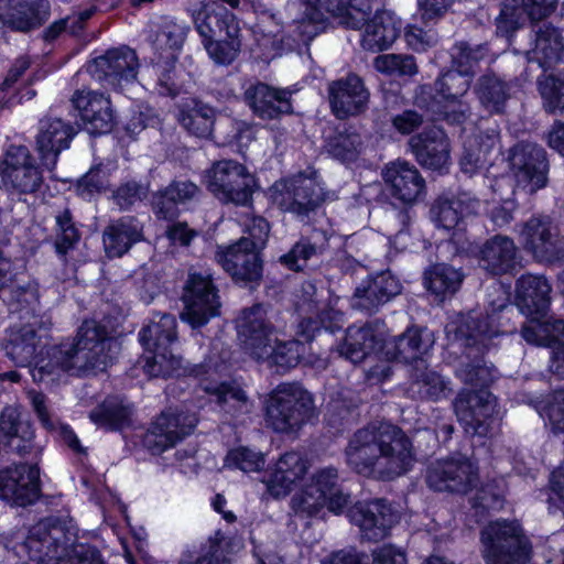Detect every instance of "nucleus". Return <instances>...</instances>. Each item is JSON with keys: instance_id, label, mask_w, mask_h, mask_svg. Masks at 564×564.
Here are the masks:
<instances>
[{"instance_id": "obj_1", "label": "nucleus", "mask_w": 564, "mask_h": 564, "mask_svg": "<svg viewBox=\"0 0 564 564\" xmlns=\"http://www.w3.org/2000/svg\"><path fill=\"white\" fill-rule=\"evenodd\" d=\"M344 455L354 473L380 481L404 476L416 462L412 440L401 427L387 422L358 429L349 437Z\"/></svg>"}, {"instance_id": "obj_2", "label": "nucleus", "mask_w": 564, "mask_h": 564, "mask_svg": "<svg viewBox=\"0 0 564 564\" xmlns=\"http://www.w3.org/2000/svg\"><path fill=\"white\" fill-rule=\"evenodd\" d=\"M118 350L117 340L108 328L96 319H85L72 340L54 345L46 350L33 371L34 379L62 371L74 377H88L102 372L112 362Z\"/></svg>"}, {"instance_id": "obj_3", "label": "nucleus", "mask_w": 564, "mask_h": 564, "mask_svg": "<svg viewBox=\"0 0 564 564\" xmlns=\"http://www.w3.org/2000/svg\"><path fill=\"white\" fill-rule=\"evenodd\" d=\"M454 333V339L468 349V361H463L456 369V377L466 386L487 389L495 379V369L488 366L482 357L473 356L474 349L481 352L488 347L490 339L499 334L492 316L470 312L462 315L457 322L447 326Z\"/></svg>"}, {"instance_id": "obj_4", "label": "nucleus", "mask_w": 564, "mask_h": 564, "mask_svg": "<svg viewBox=\"0 0 564 564\" xmlns=\"http://www.w3.org/2000/svg\"><path fill=\"white\" fill-rule=\"evenodd\" d=\"M481 556L485 564H528L533 546L517 520L490 521L480 530Z\"/></svg>"}, {"instance_id": "obj_5", "label": "nucleus", "mask_w": 564, "mask_h": 564, "mask_svg": "<svg viewBox=\"0 0 564 564\" xmlns=\"http://www.w3.org/2000/svg\"><path fill=\"white\" fill-rule=\"evenodd\" d=\"M176 318L162 314L139 333V339L148 355L143 356V370L150 377H169L181 368V360L171 346L176 340Z\"/></svg>"}, {"instance_id": "obj_6", "label": "nucleus", "mask_w": 564, "mask_h": 564, "mask_svg": "<svg viewBox=\"0 0 564 564\" xmlns=\"http://www.w3.org/2000/svg\"><path fill=\"white\" fill-rule=\"evenodd\" d=\"M76 538L77 529L72 519L47 517L30 529L24 546L31 561L58 564Z\"/></svg>"}, {"instance_id": "obj_7", "label": "nucleus", "mask_w": 564, "mask_h": 564, "mask_svg": "<svg viewBox=\"0 0 564 564\" xmlns=\"http://www.w3.org/2000/svg\"><path fill=\"white\" fill-rule=\"evenodd\" d=\"M314 414L312 395L299 383H281L267 404V421L276 432L300 430Z\"/></svg>"}, {"instance_id": "obj_8", "label": "nucleus", "mask_w": 564, "mask_h": 564, "mask_svg": "<svg viewBox=\"0 0 564 564\" xmlns=\"http://www.w3.org/2000/svg\"><path fill=\"white\" fill-rule=\"evenodd\" d=\"M207 188L220 202L249 206L257 187L254 176L234 160L215 162L207 171Z\"/></svg>"}, {"instance_id": "obj_9", "label": "nucleus", "mask_w": 564, "mask_h": 564, "mask_svg": "<svg viewBox=\"0 0 564 564\" xmlns=\"http://www.w3.org/2000/svg\"><path fill=\"white\" fill-rule=\"evenodd\" d=\"M182 301L184 310L181 313V318L193 328H199L219 315L218 289L214 284L212 274L207 271L188 270Z\"/></svg>"}, {"instance_id": "obj_10", "label": "nucleus", "mask_w": 564, "mask_h": 564, "mask_svg": "<svg viewBox=\"0 0 564 564\" xmlns=\"http://www.w3.org/2000/svg\"><path fill=\"white\" fill-rule=\"evenodd\" d=\"M522 247L539 263L553 264L564 260V235L549 215H533L522 224Z\"/></svg>"}, {"instance_id": "obj_11", "label": "nucleus", "mask_w": 564, "mask_h": 564, "mask_svg": "<svg viewBox=\"0 0 564 564\" xmlns=\"http://www.w3.org/2000/svg\"><path fill=\"white\" fill-rule=\"evenodd\" d=\"M274 203L283 210L300 216L314 212L325 198L315 171L300 172L272 186Z\"/></svg>"}, {"instance_id": "obj_12", "label": "nucleus", "mask_w": 564, "mask_h": 564, "mask_svg": "<svg viewBox=\"0 0 564 564\" xmlns=\"http://www.w3.org/2000/svg\"><path fill=\"white\" fill-rule=\"evenodd\" d=\"M509 163L516 191L534 195L549 183V160L545 150L536 143L519 142L511 148Z\"/></svg>"}, {"instance_id": "obj_13", "label": "nucleus", "mask_w": 564, "mask_h": 564, "mask_svg": "<svg viewBox=\"0 0 564 564\" xmlns=\"http://www.w3.org/2000/svg\"><path fill=\"white\" fill-rule=\"evenodd\" d=\"M426 484L435 491L467 494L478 482V466L464 455L438 459L427 467Z\"/></svg>"}, {"instance_id": "obj_14", "label": "nucleus", "mask_w": 564, "mask_h": 564, "mask_svg": "<svg viewBox=\"0 0 564 564\" xmlns=\"http://www.w3.org/2000/svg\"><path fill=\"white\" fill-rule=\"evenodd\" d=\"M327 99L332 113L338 120L364 115L370 102V90L361 76L348 73L327 85Z\"/></svg>"}, {"instance_id": "obj_15", "label": "nucleus", "mask_w": 564, "mask_h": 564, "mask_svg": "<svg viewBox=\"0 0 564 564\" xmlns=\"http://www.w3.org/2000/svg\"><path fill=\"white\" fill-rule=\"evenodd\" d=\"M238 335L242 349L254 360L263 361L272 354L276 339L274 326L267 318V310L262 304H256L242 312Z\"/></svg>"}, {"instance_id": "obj_16", "label": "nucleus", "mask_w": 564, "mask_h": 564, "mask_svg": "<svg viewBox=\"0 0 564 564\" xmlns=\"http://www.w3.org/2000/svg\"><path fill=\"white\" fill-rule=\"evenodd\" d=\"M496 405V398L488 389H464L453 402L456 416L466 433L479 436L488 434Z\"/></svg>"}, {"instance_id": "obj_17", "label": "nucleus", "mask_w": 564, "mask_h": 564, "mask_svg": "<svg viewBox=\"0 0 564 564\" xmlns=\"http://www.w3.org/2000/svg\"><path fill=\"white\" fill-rule=\"evenodd\" d=\"M245 240L218 247L215 261L236 283L259 284L262 279L263 261L260 251L246 246Z\"/></svg>"}, {"instance_id": "obj_18", "label": "nucleus", "mask_w": 564, "mask_h": 564, "mask_svg": "<svg viewBox=\"0 0 564 564\" xmlns=\"http://www.w3.org/2000/svg\"><path fill=\"white\" fill-rule=\"evenodd\" d=\"M196 424L197 417L194 413L164 411L147 432L144 445L152 454L159 455L189 435Z\"/></svg>"}, {"instance_id": "obj_19", "label": "nucleus", "mask_w": 564, "mask_h": 564, "mask_svg": "<svg viewBox=\"0 0 564 564\" xmlns=\"http://www.w3.org/2000/svg\"><path fill=\"white\" fill-rule=\"evenodd\" d=\"M140 67L137 53L128 46L108 50L96 57L89 70L105 86L117 88L137 78Z\"/></svg>"}, {"instance_id": "obj_20", "label": "nucleus", "mask_w": 564, "mask_h": 564, "mask_svg": "<svg viewBox=\"0 0 564 564\" xmlns=\"http://www.w3.org/2000/svg\"><path fill=\"white\" fill-rule=\"evenodd\" d=\"M40 469L36 465L19 464L0 471V498L25 507L40 497Z\"/></svg>"}, {"instance_id": "obj_21", "label": "nucleus", "mask_w": 564, "mask_h": 564, "mask_svg": "<svg viewBox=\"0 0 564 564\" xmlns=\"http://www.w3.org/2000/svg\"><path fill=\"white\" fill-rule=\"evenodd\" d=\"M74 107L79 111L84 127L89 134L108 133L115 126L111 102L108 97L94 90H76L72 97Z\"/></svg>"}, {"instance_id": "obj_22", "label": "nucleus", "mask_w": 564, "mask_h": 564, "mask_svg": "<svg viewBox=\"0 0 564 564\" xmlns=\"http://www.w3.org/2000/svg\"><path fill=\"white\" fill-rule=\"evenodd\" d=\"M351 522L369 541H379L388 535L389 530L397 522V516L384 499L368 502H358L348 513Z\"/></svg>"}, {"instance_id": "obj_23", "label": "nucleus", "mask_w": 564, "mask_h": 564, "mask_svg": "<svg viewBox=\"0 0 564 564\" xmlns=\"http://www.w3.org/2000/svg\"><path fill=\"white\" fill-rule=\"evenodd\" d=\"M411 152L417 163L426 169L442 171L449 163V141L445 132L431 127L409 140Z\"/></svg>"}, {"instance_id": "obj_24", "label": "nucleus", "mask_w": 564, "mask_h": 564, "mask_svg": "<svg viewBox=\"0 0 564 564\" xmlns=\"http://www.w3.org/2000/svg\"><path fill=\"white\" fill-rule=\"evenodd\" d=\"M50 14L48 0H0V22L18 31L40 28Z\"/></svg>"}, {"instance_id": "obj_25", "label": "nucleus", "mask_w": 564, "mask_h": 564, "mask_svg": "<svg viewBox=\"0 0 564 564\" xmlns=\"http://www.w3.org/2000/svg\"><path fill=\"white\" fill-rule=\"evenodd\" d=\"M478 267L490 275L511 273L518 265V247L502 235L487 239L476 253Z\"/></svg>"}, {"instance_id": "obj_26", "label": "nucleus", "mask_w": 564, "mask_h": 564, "mask_svg": "<svg viewBox=\"0 0 564 564\" xmlns=\"http://www.w3.org/2000/svg\"><path fill=\"white\" fill-rule=\"evenodd\" d=\"M243 99L253 115L262 120H273L292 112L291 93L264 83L252 84L246 88Z\"/></svg>"}, {"instance_id": "obj_27", "label": "nucleus", "mask_w": 564, "mask_h": 564, "mask_svg": "<svg viewBox=\"0 0 564 564\" xmlns=\"http://www.w3.org/2000/svg\"><path fill=\"white\" fill-rule=\"evenodd\" d=\"M381 175L390 194L402 203H413L424 192V178L419 170L406 161L390 162L384 166Z\"/></svg>"}, {"instance_id": "obj_28", "label": "nucleus", "mask_w": 564, "mask_h": 564, "mask_svg": "<svg viewBox=\"0 0 564 564\" xmlns=\"http://www.w3.org/2000/svg\"><path fill=\"white\" fill-rule=\"evenodd\" d=\"M401 292L399 280L390 272H381L369 278L356 288L352 296V306L372 314Z\"/></svg>"}, {"instance_id": "obj_29", "label": "nucleus", "mask_w": 564, "mask_h": 564, "mask_svg": "<svg viewBox=\"0 0 564 564\" xmlns=\"http://www.w3.org/2000/svg\"><path fill=\"white\" fill-rule=\"evenodd\" d=\"M75 133L74 127L59 118L46 117L40 121L36 148L45 166H55L57 155L68 148Z\"/></svg>"}, {"instance_id": "obj_30", "label": "nucleus", "mask_w": 564, "mask_h": 564, "mask_svg": "<svg viewBox=\"0 0 564 564\" xmlns=\"http://www.w3.org/2000/svg\"><path fill=\"white\" fill-rule=\"evenodd\" d=\"M193 20L199 35L205 41L215 37H232L239 35V23L231 12L216 2L203 4L193 13Z\"/></svg>"}, {"instance_id": "obj_31", "label": "nucleus", "mask_w": 564, "mask_h": 564, "mask_svg": "<svg viewBox=\"0 0 564 564\" xmlns=\"http://www.w3.org/2000/svg\"><path fill=\"white\" fill-rule=\"evenodd\" d=\"M533 46L529 50L514 47L518 53H524L529 62H536L542 68L551 67L564 56V42L557 28L550 23L534 24Z\"/></svg>"}, {"instance_id": "obj_32", "label": "nucleus", "mask_w": 564, "mask_h": 564, "mask_svg": "<svg viewBox=\"0 0 564 564\" xmlns=\"http://www.w3.org/2000/svg\"><path fill=\"white\" fill-rule=\"evenodd\" d=\"M307 470L308 462L300 453H285L278 459L274 469L264 481L267 491L276 499L285 497Z\"/></svg>"}, {"instance_id": "obj_33", "label": "nucleus", "mask_w": 564, "mask_h": 564, "mask_svg": "<svg viewBox=\"0 0 564 564\" xmlns=\"http://www.w3.org/2000/svg\"><path fill=\"white\" fill-rule=\"evenodd\" d=\"M198 193L199 188L195 183L174 180L153 194L152 209L159 219L173 220L178 216V205L194 199Z\"/></svg>"}, {"instance_id": "obj_34", "label": "nucleus", "mask_w": 564, "mask_h": 564, "mask_svg": "<svg viewBox=\"0 0 564 564\" xmlns=\"http://www.w3.org/2000/svg\"><path fill=\"white\" fill-rule=\"evenodd\" d=\"M143 240V226L134 217H121L104 230L105 251L110 258L122 257L137 242Z\"/></svg>"}, {"instance_id": "obj_35", "label": "nucleus", "mask_w": 564, "mask_h": 564, "mask_svg": "<svg viewBox=\"0 0 564 564\" xmlns=\"http://www.w3.org/2000/svg\"><path fill=\"white\" fill-rule=\"evenodd\" d=\"M401 33V20L394 12L373 14L361 34L364 50L380 52L389 48Z\"/></svg>"}, {"instance_id": "obj_36", "label": "nucleus", "mask_w": 564, "mask_h": 564, "mask_svg": "<svg viewBox=\"0 0 564 564\" xmlns=\"http://www.w3.org/2000/svg\"><path fill=\"white\" fill-rule=\"evenodd\" d=\"M517 305L527 315L543 314L550 305L551 285L544 276L525 274L517 280Z\"/></svg>"}, {"instance_id": "obj_37", "label": "nucleus", "mask_w": 564, "mask_h": 564, "mask_svg": "<svg viewBox=\"0 0 564 564\" xmlns=\"http://www.w3.org/2000/svg\"><path fill=\"white\" fill-rule=\"evenodd\" d=\"M434 345L433 334L426 329L409 328L387 344V354L404 362L423 361Z\"/></svg>"}, {"instance_id": "obj_38", "label": "nucleus", "mask_w": 564, "mask_h": 564, "mask_svg": "<svg viewBox=\"0 0 564 564\" xmlns=\"http://www.w3.org/2000/svg\"><path fill=\"white\" fill-rule=\"evenodd\" d=\"M474 93L480 105L490 115H502L506 111L507 101L511 97V87L496 74L486 73L477 79Z\"/></svg>"}, {"instance_id": "obj_39", "label": "nucleus", "mask_w": 564, "mask_h": 564, "mask_svg": "<svg viewBox=\"0 0 564 564\" xmlns=\"http://www.w3.org/2000/svg\"><path fill=\"white\" fill-rule=\"evenodd\" d=\"M377 343V334L369 323L349 326L344 343L337 346V351L352 364H359L373 351Z\"/></svg>"}, {"instance_id": "obj_40", "label": "nucleus", "mask_w": 564, "mask_h": 564, "mask_svg": "<svg viewBox=\"0 0 564 564\" xmlns=\"http://www.w3.org/2000/svg\"><path fill=\"white\" fill-rule=\"evenodd\" d=\"M317 494L325 496L327 508L334 513H340L350 502L340 484L337 468L333 466L318 469L312 477L310 485Z\"/></svg>"}, {"instance_id": "obj_41", "label": "nucleus", "mask_w": 564, "mask_h": 564, "mask_svg": "<svg viewBox=\"0 0 564 564\" xmlns=\"http://www.w3.org/2000/svg\"><path fill=\"white\" fill-rule=\"evenodd\" d=\"M416 102L429 111L435 120H445L452 124H463L471 116L470 105L463 98L437 101L430 93L417 95Z\"/></svg>"}, {"instance_id": "obj_42", "label": "nucleus", "mask_w": 564, "mask_h": 564, "mask_svg": "<svg viewBox=\"0 0 564 564\" xmlns=\"http://www.w3.org/2000/svg\"><path fill=\"white\" fill-rule=\"evenodd\" d=\"M204 391L213 397L225 412L232 415L247 413L251 402L243 389L236 381L209 382L204 384Z\"/></svg>"}, {"instance_id": "obj_43", "label": "nucleus", "mask_w": 564, "mask_h": 564, "mask_svg": "<svg viewBox=\"0 0 564 564\" xmlns=\"http://www.w3.org/2000/svg\"><path fill=\"white\" fill-rule=\"evenodd\" d=\"M6 356L19 367L31 364L36 352V333L30 326L11 330L2 343Z\"/></svg>"}, {"instance_id": "obj_44", "label": "nucleus", "mask_w": 564, "mask_h": 564, "mask_svg": "<svg viewBox=\"0 0 564 564\" xmlns=\"http://www.w3.org/2000/svg\"><path fill=\"white\" fill-rule=\"evenodd\" d=\"M131 410L118 397L106 398L89 413V419L107 430H123L131 424Z\"/></svg>"}, {"instance_id": "obj_45", "label": "nucleus", "mask_w": 564, "mask_h": 564, "mask_svg": "<svg viewBox=\"0 0 564 564\" xmlns=\"http://www.w3.org/2000/svg\"><path fill=\"white\" fill-rule=\"evenodd\" d=\"M470 80L471 78L469 76L452 67V69L437 77L433 87L423 86L419 95L430 93L437 101L448 99L456 100L467 94L470 87Z\"/></svg>"}, {"instance_id": "obj_46", "label": "nucleus", "mask_w": 564, "mask_h": 564, "mask_svg": "<svg viewBox=\"0 0 564 564\" xmlns=\"http://www.w3.org/2000/svg\"><path fill=\"white\" fill-rule=\"evenodd\" d=\"M178 120L192 134L198 138H207L212 134L215 110L196 99H192L180 109Z\"/></svg>"}, {"instance_id": "obj_47", "label": "nucleus", "mask_w": 564, "mask_h": 564, "mask_svg": "<svg viewBox=\"0 0 564 564\" xmlns=\"http://www.w3.org/2000/svg\"><path fill=\"white\" fill-rule=\"evenodd\" d=\"M523 339L536 346H546L550 348L564 343V321L546 319L540 322L532 318L527 322L521 329Z\"/></svg>"}, {"instance_id": "obj_48", "label": "nucleus", "mask_w": 564, "mask_h": 564, "mask_svg": "<svg viewBox=\"0 0 564 564\" xmlns=\"http://www.w3.org/2000/svg\"><path fill=\"white\" fill-rule=\"evenodd\" d=\"M411 378L410 392L413 395L433 401L445 395V381L437 372L427 369L423 361L413 368Z\"/></svg>"}, {"instance_id": "obj_49", "label": "nucleus", "mask_w": 564, "mask_h": 564, "mask_svg": "<svg viewBox=\"0 0 564 564\" xmlns=\"http://www.w3.org/2000/svg\"><path fill=\"white\" fill-rule=\"evenodd\" d=\"M463 273L448 264H436L424 273L425 288L436 296L454 294L463 282Z\"/></svg>"}, {"instance_id": "obj_50", "label": "nucleus", "mask_w": 564, "mask_h": 564, "mask_svg": "<svg viewBox=\"0 0 564 564\" xmlns=\"http://www.w3.org/2000/svg\"><path fill=\"white\" fill-rule=\"evenodd\" d=\"M343 316L339 311L324 308L318 315L319 322L308 318L299 324L297 336L306 343L312 341L315 337L324 338L341 329Z\"/></svg>"}, {"instance_id": "obj_51", "label": "nucleus", "mask_w": 564, "mask_h": 564, "mask_svg": "<svg viewBox=\"0 0 564 564\" xmlns=\"http://www.w3.org/2000/svg\"><path fill=\"white\" fill-rule=\"evenodd\" d=\"M488 54L489 47L486 43L470 44L467 41H458L452 48V67L473 78L477 64Z\"/></svg>"}, {"instance_id": "obj_52", "label": "nucleus", "mask_w": 564, "mask_h": 564, "mask_svg": "<svg viewBox=\"0 0 564 564\" xmlns=\"http://www.w3.org/2000/svg\"><path fill=\"white\" fill-rule=\"evenodd\" d=\"M326 247V242L317 243L310 238H302L279 258V262L291 271L300 272L307 267L310 260L323 254Z\"/></svg>"}, {"instance_id": "obj_53", "label": "nucleus", "mask_w": 564, "mask_h": 564, "mask_svg": "<svg viewBox=\"0 0 564 564\" xmlns=\"http://www.w3.org/2000/svg\"><path fill=\"white\" fill-rule=\"evenodd\" d=\"M432 221L442 229L456 228L463 219V200L459 197H438L431 206Z\"/></svg>"}, {"instance_id": "obj_54", "label": "nucleus", "mask_w": 564, "mask_h": 564, "mask_svg": "<svg viewBox=\"0 0 564 564\" xmlns=\"http://www.w3.org/2000/svg\"><path fill=\"white\" fill-rule=\"evenodd\" d=\"M362 141L359 133L350 130L335 131L327 138L325 149L335 159L354 161L361 149Z\"/></svg>"}, {"instance_id": "obj_55", "label": "nucleus", "mask_w": 564, "mask_h": 564, "mask_svg": "<svg viewBox=\"0 0 564 564\" xmlns=\"http://www.w3.org/2000/svg\"><path fill=\"white\" fill-rule=\"evenodd\" d=\"M538 89L546 112L564 113V78L555 75H543L538 78Z\"/></svg>"}, {"instance_id": "obj_56", "label": "nucleus", "mask_w": 564, "mask_h": 564, "mask_svg": "<svg viewBox=\"0 0 564 564\" xmlns=\"http://www.w3.org/2000/svg\"><path fill=\"white\" fill-rule=\"evenodd\" d=\"M305 347L300 338L289 341H278L272 346V354L263 361L268 362L269 367H275L276 371H285L295 367L301 356L304 354Z\"/></svg>"}, {"instance_id": "obj_57", "label": "nucleus", "mask_w": 564, "mask_h": 564, "mask_svg": "<svg viewBox=\"0 0 564 564\" xmlns=\"http://www.w3.org/2000/svg\"><path fill=\"white\" fill-rule=\"evenodd\" d=\"M375 68L389 76H413L417 73V64L413 55L382 54L375 58Z\"/></svg>"}, {"instance_id": "obj_58", "label": "nucleus", "mask_w": 564, "mask_h": 564, "mask_svg": "<svg viewBox=\"0 0 564 564\" xmlns=\"http://www.w3.org/2000/svg\"><path fill=\"white\" fill-rule=\"evenodd\" d=\"M478 140H482L481 134L474 139H469L468 142L465 143L464 152L459 161L460 169L465 174L473 175L484 166L486 155L496 142L495 137L489 135L487 137V142L485 144L478 145Z\"/></svg>"}, {"instance_id": "obj_59", "label": "nucleus", "mask_w": 564, "mask_h": 564, "mask_svg": "<svg viewBox=\"0 0 564 564\" xmlns=\"http://www.w3.org/2000/svg\"><path fill=\"white\" fill-rule=\"evenodd\" d=\"M524 13L519 0H505L496 19L497 33L510 39L524 21Z\"/></svg>"}, {"instance_id": "obj_60", "label": "nucleus", "mask_w": 564, "mask_h": 564, "mask_svg": "<svg viewBox=\"0 0 564 564\" xmlns=\"http://www.w3.org/2000/svg\"><path fill=\"white\" fill-rule=\"evenodd\" d=\"M2 181L21 193H33L40 187L42 175L34 164H30L25 167L7 172Z\"/></svg>"}, {"instance_id": "obj_61", "label": "nucleus", "mask_w": 564, "mask_h": 564, "mask_svg": "<svg viewBox=\"0 0 564 564\" xmlns=\"http://www.w3.org/2000/svg\"><path fill=\"white\" fill-rule=\"evenodd\" d=\"M56 225L55 249L58 254L65 256L79 241L80 235L68 209L56 216Z\"/></svg>"}, {"instance_id": "obj_62", "label": "nucleus", "mask_w": 564, "mask_h": 564, "mask_svg": "<svg viewBox=\"0 0 564 564\" xmlns=\"http://www.w3.org/2000/svg\"><path fill=\"white\" fill-rule=\"evenodd\" d=\"M205 48L209 56L217 63L227 65L230 64L240 51L239 35L232 37H215L204 42Z\"/></svg>"}, {"instance_id": "obj_63", "label": "nucleus", "mask_w": 564, "mask_h": 564, "mask_svg": "<svg viewBox=\"0 0 564 564\" xmlns=\"http://www.w3.org/2000/svg\"><path fill=\"white\" fill-rule=\"evenodd\" d=\"M327 501L325 496L317 494L310 485L301 492L294 495L291 499V509L301 518L316 516Z\"/></svg>"}, {"instance_id": "obj_64", "label": "nucleus", "mask_w": 564, "mask_h": 564, "mask_svg": "<svg viewBox=\"0 0 564 564\" xmlns=\"http://www.w3.org/2000/svg\"><path fill=\"white\" fill-rule=\"evenodd\" d=\"M58 564H104L99 551L88 544H74L67 547Z\"/></svg>"}]
</instances>
